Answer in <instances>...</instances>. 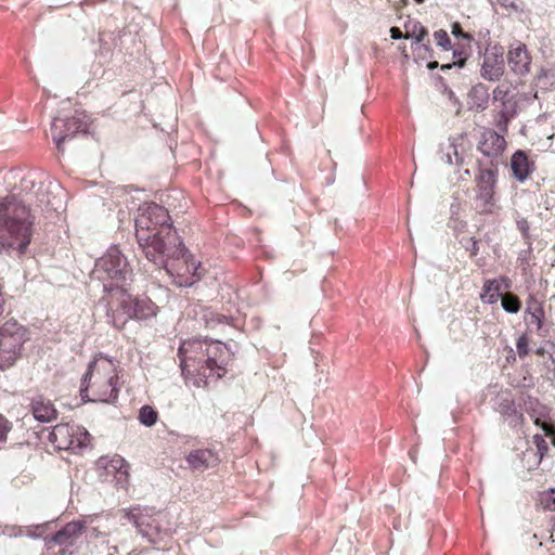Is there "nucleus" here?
Returning <instances> with one entry per match:
<instances>
[{
	"instance_id": "473e14b6",
	"label": "nucleus",
	"mask_w": 555,
	"mask_h": 555,
	"mask_svg": "<svg viewBox=\"0 0 555 555\" xmlns=\"http://www.w3.org/2000/svg\"><path fill=\"white\" fill-rule=\"evenodd\" d=\"M548 75V72L545 69H541L540 73L535 77V85L540 86L544 78H546Z\"/></svg>"
},
{
	"instance_id": "f704fd0d",
	"label": "nucleus",
	"mask_w": 555,
	"mask_h": 555,
	"mask_svg": "<svg viewBox=\"0 0 555 555\" xmlns=\"http://www.w3.org/2000/svg\"><path fill=\"white\" fill-rule=\"evenodd\" d=\"M427 67L429 69H434V68L438 67V62H430V63H428Z\"/></svg>"
},
{
	"instance_id": "2eb2a0df",
	"label": "nucleus",
	"mask_w": 555,
	"mask_h": 555,
	"mask_svg": "<svg viewBox=\"0 0 555 555\" xmlns=\"http://www.w3.org/2000/svg\"><path fill=\"white\" fill-rule=\"evenodd\" d=\"M83 524L72 521L59 530L52 538V541L59 545H73L81 534Z\"/></svg>"
},
{
	"instance_id": "cd10ccee",
	"label": "nucleus",
	"mask_w": 555,
	"mask_h": 555,
	"mask_svg": "<svg viewBox=\"0 0 555 555\" xmlns=\"http://www.w3.org/2000/svg\"><path fill=\"white\" fill-rule=\"evenodd\" d=\"M528 345H529V341H528V338L526 335H521L517 339L516 348H517L518 356L520 358H525L528 354V352H529Z\"/></svg>"
},
{
	"instance_id": "393cba45",
	"label": "nucleus",
	"mask_w": 555,
	"mask_h": 555,
	"mask_svg": "<svg viewBox=\"0 0 555 555\" xmlns=\"http://www.w3.org/2000/svg\"><path fill=\"white\" fill-rule=\"evenodd\" d=\"M543 314H544L543 309L540 306H537L534 308H529L528 324L535 325L537 330H540L542 327Z\"/></svg>"
},
{
	"instance_id": "2f4dec72",
	"label": "nucleus",
	"mask_w": 555,
	"mask_h": 555,
	"mask_svg": "<svg viewBox=\"0 0 555 555\" xmlns=\"http://www.w3.org/2000/svg\"><path fill=\"white\" fill-rule=\"evenodd\" d=\"M502 297V294H493L492 292L487 294V298L486 299H482L483 301L486 302H489V304H494L498 301V299Z\"/></svg>"
},
{
	"instance_id": "7c9ffc66",
	"label": "nucleus",
	"mask_w": 555,
	"mask_h": 555,
	"mask_svg": "<svg viewBox=\"0 0 555 555\" xmlns=\"http://www.w3.org/2000/svg\"><path fill=\"white\" fill-rule=\"evenodd\" d=\"M534 423L542 427V429H543V431L545 433L546 436H552V435L555 434L554 427L552 425H550V424L541 422L540 418H537L534 421Z\"/></svg>"
},
{
	"instance_id": "f257e3e1",
	"label": "nucleus",
	"mask_w": 555,
	"mask_h": 555,
	"mask_svg": "<svg viewBox=\"0 0 555 555\" xmlns=\"http://www.w3.org/2000/svg\"><path fill=\"white\" fill-rule=\"evenodd\" d=\"M21 185L27 198L17 201L15 195H9L0 199V250L17 245L24 254L30 242L35 214L64 210L66 193L56 181L44 182L36 173L24 177Z\"/></svg>"
},
{
	"instance_id": "6e6552de",
	"label": "nucleus",
	"mask_w": 555,
	"mask_h": 555,
	"mask_svg": "<svg viewBox=\"0 0 555 555\" xmlns=\"http://www.w3.org/2000/svg\"><path fill=\"white\" fill-rule=\"evenodd\" d=\"M88 128L87 115L78 113L72 118H54L51 125L52 138L59 151L64 152V143L77 133H86Z\"/></svg>"
},
{
	"instance_id": "c756f323",
	"label": "nucleus",
	"mask_w": 555,
	"mask_h": 555,
	"mask_svg": "<svg viewBox=\"0 0 555 555\" xmlns=\"http://www.w3.org/2000/svg\"><path fill=\"white\" fill-rule=\"evenodd\" d=\"M507 93H508V88L504 83H502L494 89L493 96L495 100L504 101Z\"/></svg>"
},
{
	"instance_id": "72a5a7b5",
	"label": "nucleus",
	"mask_w": 555,
	"mask_h": 555,
	"mask_svg": "<svg viewBox=\"0 0 555 555\" xmlns=\"http://www.w3.org/2000/svg\"><path fill=\"white\" fill-rule=\"evenodd\" d=\"M390 34H391V38L395 40L402 38V33L398 27H391Z\"/></svg>"
},
{
	"instance_id": "423d86ee",
	"label": "nucleus",
	"mask_w": 555,
	"mask_h": 555,
	"mask_svg": "<svg viewBox=\"0 0 555 555\" xmlns=\"http://www.w3.org/2000/svg\"><path fill=\"white\" fill-rule=\"evenodd\" d=\"M206 340H190L183 341L179 348L180 365L182 374L185 379L189 380V376L193 373H197L201 377H207V373L204 367ZM199 380H194V385L199 386Z\"/></svg>"
},
{
	"instance_id": "0eeeda50",
	"label": "nucleus",
	"mask_w": 555,
	"mask_h": 555,
	"mask_svg": "<svg viewBox=\"0 0 555 555\" xmlns=\"http://www.w3.org/2000/svg\"><path fill=\"white\" fill-rule=\"evenodd\" d=\"M50 441L60 450H76L88 447L91 436L80 426L59 424L50 433Z\"/></svg>"
},
{
	"instance_id": "b1692460",
	"label": "nucleus",
	"mask_w": 555,
	"mask_h": 555,
	"mask_svg": "<svg viewBox=\"0 0 555 555\" xmlns=\"http://www.w3.org/2000/svg\"><path fill=\"white\" fill-rule=\"evenodd\" d=\"M540 504L543 508L555 511V489H548L540 494Z\"/></svg>"
},
{
	"instance_id": "1a4fd4ad",
	"label": "nucleus",
	"mask_w": 555,
	"mask_h": 555,
	"mask_svg": "<svg viewBox=\"0 0 555 555\" xmlns=\"http://www.w3.org/2000/svg\"><path fill=\"white\" fill-rule=\"evenodd\" d=\"M100 478L105 482H113L124 487L128 480V469L125 460L119 455L102 456L96 462Z\"/></svg>"
},
{
	"instance_id": "ddd939ff",
	"label": "nucleus",
	"mask_w": 555,
	"mask_h": 555,
	"mask_svg": "<svg viewBox=\"0 0 555 555\" xmlns=\"http://www.w3.org/2000/svg\"><path fill=\"white\" fill-rule=\"evenodd\" d=\"M505 145L504 137L493 130H487L482 133L478 150L486 156H498L504 151Z\"/></svg>"
},
{
	"instance_id": "e433bc0d",
	"label": "nucleus",
	"mask_w": 555,
	"mask_h": 555,
	"mask_svg": "<svg viewBox=\"0 0 555 555\" xmlns=\"http://www.w3.org/2000/svg\"><path fill=\"white\" fill-rule=\"evenodd\" d=\"M480 89H483V87L481 85L474 87L473 91L478 92Z\"/></svg>"
},
{
	"instance_id": "7ed1b4c3",
	"label": "nucleus",
	"mask_w": 555,
	"mask_h": 555,
	"mask_svg": "<svg viewBox=\"0 0 555 555\" xmlns=\"http://www.w3.org/2000/svg\"><path fill=\"white\" fill-rule=\"evenodd\" d=\"M119 378L117 363L102 354L95 357L81 378V398L93 402H113L118 396Z\"/></svg>"
},
{
	"instance_id": "9d476101",
	"label": "nucleus",
	"mask_w": 555,
	"mask_h": 555,
	"mask_svg": "<svg viewBox=\"0 0 555 555\" xmlns=\"http://www.w3.org/2000/svg\"><path fill=\"white\" fill-rule=\"evenodd\" d=\"M507 65L511 72L518 77H525L529 74L531 56L524 43L515 42L511 44L507 52Z\"/></svg>"
},
{
	"instance_id": "aec40b11",
	"label": "nucleus",
	"mask_w": 555,
	"mask_h": 555,
	"mask_svg": "<svg viewBox=\"0 0 555 555\" xmlns=\"http://www.w3.org/2000/svg\"><path fill=\"white\" fill-rule=\"evenodd\" d=\"M427 35L425 27L418 23L413 22L405 25V38H413L416 43L421 42Z\"/></svg>"
},
{
	"instance_id": "f3484780",
	"label": "nucleus",
	"mask_w": 555,
	"mask_h": 555,
	"mask_svg": "<svg viewBox=\"0 0 555 555\" xmlns=\"http://www.w3.org/2000/svg\"><path fill=\"white\" fill-rule=\"evenodd\" d=\"M31 411L34 417L41 423H49L56 418V410L53 404L42 398L33 401Z\"/></svg>"
},
{
	"instance_id": "c9c22d12",
	"label": "nucleus",
	"mask_w": 555,
	"mask_h": 555,
	"mask_svg": "<svg viewBox=\"0 0 555 555\" xmlns=\"http://www.w3.org/2000/svg\"><path fill=\"white\" fill-rule=\"evenodd\" d=\"M460 33H461L460 26H459V25H454V27H453V34H454V35H459Z\"/></svg>"
},
{
	"instance_id": "ea45409f",
	"label": "nucleus",
	"mask_w": 555,
	"mask_h": 555,
	"mask_svg": "<svg viewBox=\"0 0 555 555\" xmlns=\"http://www.w3.org/2000/svg\"><path fill=\"white\" fill-rule=\"evenodd\" d=\"M464 173H465V176H469V170L466 169Z\"/></svg>"
},
{
	"instance_id": "a19ab883",
	"label": "nucleus",
	"mask_w": 555,
	"mask_h": 555,
	"mask_svg": "<svg viewBox=\"0 0 555 555\" xmlns=\"http://www.w3.org/2000/svg\"><path fill=\"white\" fill-rule=\"evenodd\" d=\"M416 2H417V3H423V2H424V0H416Z\"/></svg>"
},
{
	"instance_id": "5701e85b",
	"label": "nucleus",
	"mask_w": 555,
	"mask_h": 555,
	"mask_svg": "<svg viewBox=\"0 0 555 555\" xmlns=\"http://www.w3.org/2000/svg\"><path fill=\"white\" fill-rule=\"evenodd\" d=\"M157 412L150 405L141 406V424L152 426L157 421Z\"/></svg>"
},
{
	"instance_id": "4468645a",
	"label": "nucleus",
	"mask_w": 555,
	"mask_h": 555,
	"mask_svg": "<svg viewBox=\"0 0 555 555\" xmlns=\"http://www.w3.org/2000/svg\"><path fill=\"white\" fill-rule=\"evenodd\" d=\"M186 461L193 469L204 470L216 466L219 463V457L211 450L201 449L191 452Z\"/></svg>"
},
{
	"instance_id": "a211bd4d",
	"label": "nucleus",
	"mask_w": 555,
	"mask_h": 555,
	"mask_svg": "<svg viewBox=\"0 0 555 555\" xmlns=\"http://www.w3.org/2000/svg\"><path fill=\"white\" fill-rule=\"evenodd\" d=\"M511 168L513 176L519 180L525 181L529 175V162L527 155L522 151H517L511 158Z\"/></svg>"
},
{
	"instance_id": "20e7f679",
	"label": "nucleus",
	"mask_w": 555,
	"mask_h": 555,
	"mask_svg": "<svg viewBox=\"0 0 555 555\" xmlns=\"http://www.w3.org/2000/svg\"><path fill=\"white\" fill-rule=\"evenodd\" d=\"M128 274V263L116 247L109 248L104 256L99 258L92 271L93 279L111 282L109 287L121 286Z\"/></svg>"
},
{
	"instance_id": "dca6fc26",
	"label": "nucleus",
	"mask_w": 555,
	"mask_h": 555,
	"mask_svg": "<svg viewBox=\"0 0 555 555\" xmlns=\"http://www.w3.org/2000/svg\"><path fill=\"white\" fill-rule=\"evenodd\" d=\"M224 349L225 346L219 341H206L205 357L203 358L205 371L221 369L223 361L220 360L219 354L222 353Z\"/></svg>"
},
{
	"instance_id": "bb28decb",
	"label": "nucleus",
	"mask_w": 555,
	"mask_h": 555,
	"mask_svg": "<svg viewBox=\"0 0 555 555\" xmlns=\"http://www.w3.org/2000/svg\"><path fill=\"white\" fill-rule=\"evenodd\" d=\"M156 310L157 307L150 299H147V302L141 299V320L150 315H155Z\"/></svg>"
},
{
	"instance_id": "39448f33",
	"label": "nucleus",
	"mask_w": 555,
	"mask_h": 555,
	"mask_svg": "<svg viewBox=\"0 0 555 555\" xmlns=\"http://www.w3.org/2000/svg\"><path fill=\"white\" fill-rule=\"evenodd\" d=\"M26 340V330L16 321L10 320L0 327V367L12 366L21 356Z\"/></svg>"
},
{
	"instance_id": "4c0bfd02",
	"label": "nucleus",
	"mask_w": 555,
	"mask_h": 555,
	"mask_svg": "<svg viewBox=\"0 0 555 555\" xmlns=\"http://www.w3.org/2000/svg\"><path fill=\"white\" fill-rule=\"evenodd\" d=\"M138 222H139V220L135 218V219H134V228H135V232H138V231H139V230H138V227H139V223H138Z\"/></svg>"
},
{
	"instance_id": "6ab92c4d",
	"label": "nucleus",
	"mask_w": 555,
	"mask_h": 555,
	"mask_svg": "<svg viewBox=\"0 0 555 555\" xmlns=\"http://www.w3.org/2000/svg\"><path fill=\"white\" fill-rule=\"evenodd\" d=\"M463 142V137H455L450 139V150L451 152H448L446 154V163L449 165H460L464 163V157L462 155L463 149H460Z\"/></svg>"
},
{
	"instance_id": "4be33fe9",
	"label": "nucleus",
	"mask_w": 555,
	"mask_h": 555,
	"mask_svg": "<svg viewBox=\"0 0 555 555\" xmlns=\"http://www.w3.org/2000/svg\"><path fill=\"white\" fill-rule=\"evenodd\" d=\"M502 308L508 313H517L520 309L519 299L512 295L511 293H506L502 295Z\"/></svg>"
},
{
	"instance_id": "f8f14e48",
	"label": "nucleus",
	"mask_w": 555,
	"mask_h": 555,
	"mask_svg": "<svg viewBox=\"0 0 555 555\" xmlns=\"http://www.w3.org/2000/svg\"><path fill=\"white\" fill-rule=\"evenodd\" d=\"M478 197L485 207L492 205L496 176L492 169H481L477 177Z\"/></svg>"
},
{
	"instance_id": "f03ea898",
	"label": "nucleus",
	"mask_w": 555,
	"mask_h": 555,
	"mask_svg": "<svg viewBox=\"0 0 555 555\" xmlns=\"http://www.w3.org/2000/svg\"><path fill=\"white\" fill-rule=\"evenodd\" d=\"M142 241L147 260L164 266L176 285L192 286L202 278L201 263H196L183 247L171 229L168 212L160 205L147 202L141 205Z\"/></svg>"
},
{
	"instance_id": "c85d7f7f",
	"label": "nucleus",
	"mask_w": 555,
	"mask_h": 555,
	"mask_svg": "<svg viewBox=\"0 0 555 555\" xmlns=\"http://www.w3.org/2000/svg\"><path fill=\"white\" fill-rule=\"evenodd\" d=\"M516 225H517V229L521 232L522 236L525 238H528V236H529V223H528L527 219H525V218H517L516 219Z\"/></svg>"
},
{
	"instance_id": "9b49d317",
	"label": "nucleus",
	"mask_w": 555,
	"mask_h": 555,
	"mask_svg": "<svg viewBox=\"0 0 555 555\" xmlns=\"http://www.w3.org/2000/svg\"><path fill=\"white\" fill-rule=\"evenodd\" d=\"M480 73L482 78L488 81H496L503 76L504 60L502 48L494 47L486 52Z\"/></svg>"
},
{
	"instance_id": "412c9836",
	"label": "nucleus",
	"mask_w": 555,
	"mask_h": 555,
	"mask_svg": "<svg viewBox=\"0 0 555 555\" xmlns=\"http://www.w3.org/2000/svg\"><path fill=\"white\" fill-rule=\"evenodd\" d=\"M502 284H504V288H508L509 284L508 281L504 278L500 280H488L482 288L481 299L487 298V294L493 293V294H501Z\"/></svg>"
},
{
	"instance_id": "58836bf2",
	"label": "nucleus",
	"mask_w": 555,
	"mask_h": 555,
	"mask_svg": "<svg viewBox=\"0 0 555 555\" xmlns=\"http://www.w3.org/2000/svg\"><path fill=\"white\" fill-rule=\"evenodd\" d=\"M446 68H451V65H450V64H448V65H443V66H442V69H446Z\"/></svg>"
},
{
	"instance_id": "a878e982",
	"label": "nucleus",
	"mask_w": 555,
	"mask_h": 555,
	"mask_svg": "<svg viewBox=\"0 0 555 555\" xmlns=\"http://www.w3.org/2000/svg\"><path fill=\"white\" fill-rule=\"evenodd\" d=\"M437 46L441 47L443 50H449L451 47L450 38L446 30L439 29L434 34Z\"/></svg>"
}]
</instances>
